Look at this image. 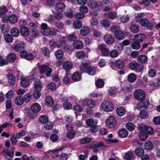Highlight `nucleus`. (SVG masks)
Here are the masks:
<instances>
[{
	"mask_svg": "<svg viewBox=\"0 0 160 160\" xmlns=\"http://www.w3.org/2000/svg\"><path fill=\"white\" fill-rule=\"evenodd\" d=\"M128 68L138 72H142L143 70L144 66L134 61L131 62L128 64Z\"/></svg>",
	"mask_w": 160,
	"mask_h": 160,
	"instance_id": "1",
	"label": "nucleus"
},
{
	"mask_svg": "<svg viewBox=\"0 0 160 160\" xmlns=\"http://www.w3.org/2000/svg\"><path fill=\"white\" fill-rule=\"evenodd\" d=\"M0 154L6 159L12 160L14 156V152L13 151H10L8 149L4 148L1 152Z\"/></svg>",
	"mask_w": 160,
	"mask_h": 160,
	"instance_id": "2",
	"label": "nucleus"
},
{
	"mask_svg": "<svg viewBox=\"0 0 160 160\" xmlns=\"http://www.w3.org/2000/svg\"><path fill=\"white\" fill-rule=\"evenodd\" d=\"M134 96L136 100L141 101L144 99L145 97V94L142 90L137 89L134 91Z\"/></svg>",
	"mask_w": 160,
	"mask_h": 160,
	"instance_id": "3",
	"label": "nucleus"
},
{
	"mask_svg": "<svg viewBox=\"0 0 160 160\" xmlns=\"http://www.w3.org/2000/svg\"><path fill=\"white\" fill-rule=\"evenodd\" d=\"M102 108L104 111L107 112L112 111L114 108L112 103L108 101L104 102L102 103Z\"/></svg>",
	"mask_w": 160,
	"mask_h": 160,
	"instance_id": "4",
	"label": "nucleus"
},
{
	"mask_svg": "<svg viewBox=\"0 0 160 160\" xmlns=\"http://www.w3.org/2000/svg\"><path fill=\"white\" fill-rule=\"evenodd\" d=\"M140 23L141 26L146 27L149 30L152 29L154 26V24L152 22H149L148 20L146 18H143L140 21Z\"/></svg>",
	"mask_w": 160,
	"mask_h": 160,
	"instance_id": "5",
	"label": "nucleus"
},
{
	"mask_svg": "<svg viewBox=\"0 0 160 160\" xmlns=\"http://www.w3.org/2000/svg\"><path fill=\"white\" fill-rule=\"evenodd\" d=\"M39 70L41 74L45 72L47 77L49 76L52 72V69L48 66L42 65L39 67Z\"/></svg>",
	"mask_w": 160,
	"mask_h": 160,
	"instance_id": "6",
	"label": "nucleus"
},
{
	"mask_svg": "<svg viewBox=\"0 0 160 160\" xmlns=\"http://www.w3.org/2000/svg\"><path fill=\"white\" fill-rule=\"evenodd\" d=\"M150 104V102L149 100L146 99L143 102H141L137 104V108L139 110H140L142 108L147 109Z\"/></svg>",
	"mask_w": 160,
	"mask_h": 160,
	"instance_id": "7",
	"label": "nucleus"
},
{
	"mask_svg": "<svg viewBox=\"0 0 160 160\" xmlns=\"http://www.w3.org/2000/svg\"><path fill=\"white\" fill-rule=\"evenodd\" d=\"M107 126L109 128H112L114 127L116 123V121L115 118L113 116H111L106 120Z\"/></svg>",
	"mask_w": 160,
	"mask_h": 160,
	"instance_id": "8",
	"label": "nucleus"
},
{
	"mask_svg": "<svg viewBox=\"0 0 160 160\" xmlns=\"http://www.w3.org/2000/svg\"><path fill=\"white\" fill-rule=\"evenodd\" d=\"M98 48L101 51L102 55L105 56H107L109 55L110 51L107 48L106 45L104 44H101L98 45Z\"/></svg>",
	"mask_w": 160,
	"mask_h": 160,
	"instance_id": "9",
	"label": "nucleus"
},
{
	"mask_svg": "<svg viewBox=\"0 0 160 160\" xmlns=\"http://www.w3.org/2000/svg\"><path fill=\"white\" fill-rule=\"evenodd\" d=\"M139 128L140 131H144L147 133H148L150 135L152 134L153 132V129L151 127L144 124L140 125Z\"/></svg>",
	"mask_w": 160,
	"mask_h": 160,
	"instance_id": "10",
	"label": "nucleus"
},
{
	"mask_svg": "<svg viewBox=\"0 0 160 160\" xmlns=\"http://www.w3.org/2000/svg\"><path fill=\"white\" fill-rule=\"evenodd\" d=\"M104 40L106 44L109 45L114 43V38L112 35L106 34L104 36Z\"/></svg>",
	"mask_w": 160,
	"mask_h": 160,
	"instance_id": "11",
	"label": "nucleus"
},
{
	"mask_svg": "<svg viewBox=\"0 0 160 160\" xmlns=\"http://www.w3.org/2000/svg\"><path fill=\"white\" fill-rule=\"evenodd\" d=\"M41 31L44 35H49L50 29L46 23H42L41 26Z\"/></svg>",
	"mask_w": 160,
	"mask_h": 160,
	"instance_id": "12",
	"label": "nucleus"
},
{
	"mask_svg": "<svg viewBox=\"0 0 160 160\" xmlns=\"http://www.w3.org/2000/svg\"><path fill=\"white\" fill-rule=\"evenodd\" d=\"M101 3L99 1H95L91 0L88 3V6L90 8L94 9L98 7H100L101 6Z\"/></svg>",
	"mask_w": 160,
	"mask_h": 160,
	"instance_id": "13",
	"label": "nucleus"
},
{
	"mask_svg": "<svg viewBox=\"0 0 160 160\" xmlns=\"http://www.w3.org/2000/svg\"><path fill=\"white\" fill-rule=\"evenodd\" d=\"M103 16L105 18L112 20H114L117 17V13L114 12H111L105 13L103 14Z\"/></svg>",
	"mask_w": 160,
	"mask_h": 160,
	"instance_id": "14",
	"label": "nucleus"
},
{
	"mask_svg": "<svg viewBox=\"0 0 160 160\" xmlns=\"http://www.w3.org/2000/svg\"><path fill=\"white\" fill-rule=\"evenodd\" d=\"M146 38V35L143 33H139L134 35L133 40L139 42L143 41Z\"/></svg>",
	"mask_w": 160,
	"mask_h": 160,
	"instance_id": "15",
	"label": "nucleus"
},
{
	"mask_svg": "<svg viewBox=\"0 0 160 160\" xmlns=\"http://www.w3.org/2000/svg\"><path fill=\"white\" fill-rule=\"evenodd\" d=\"M73 67V63L72 62L69 61H66L63 63V68L67 71L72 69Z\"/></svg>",
	"mask_w": 160,
	"mask_h": 160,
	"instance_id": "16",
	"label": "nucleus"
},
{
	"mask_svg": "<svg viewBox=\"0 0 160 160\" xmlns=\"http://www.w3.org/2000/svg\"><path fill=\"white\" fill-rule=\"evenodd\" d=\"M31 109L33 112L37 113L41 110V106L37 103H34L32 105Z\"/></svg>",
	"mask_w": 160,
	"mask_h": 160,
	"instance_id": "17",
	"label": "nucleus"
},
{
	"mask_svg": "<svg viewBox=\"0 0 160 160\" xmlns=\"http://www.w3.org/2000/svg\"><path fill=\"white\" fill-rule=\"evenodd\" d=\"M55 8L57 12H62L65 10V5L63 2H59L55 5Z\"/></svg>",
	"mask_w": 160,
	"mask_h": 160,
	"instance_id": "18",
	"label": "nucleus"
},
{
	"mask_svg": "<svg viewBox=\"0 0 160 160\" xmlns=\"http://www.w3.org/2000/svg\"><path fill=\"white\" fill-rule=\"evenodd\" d=\"M130 31L132 33H137L139 31V26L137 24H132L129 28Z\"/></svg>",
	"mask_w": 160,
	"mask_h": 160,
	"instance_id": "19",
	"label": "nucleus"
},
{
	"mask_svg": "<svg viewBox=\"0 0 160 160\" xmlns=\"http://www.w3.org/2000/svg\"><path fill=\"white\" fill-rule=\"evenodd\" d=\"M42 82L39 81H36L33 83L34 90L40 91L42 88Z\"/></svg>",
	"mask_w": 160,
	"mask_h": 160,
	"instance_id": "20",
	"label": "nucleus"
},
{
	"mask_svg": "<svg viewBox=\"0 0 160 160\" xmlns=\"http://www.w3.org/2000/svg\"><path fill=\"white\" fill-rule=\"evenodd\" d=\"M24 43L22 41L17 43L14 47V49L16 52H18L25 48Z\"/></svg>",
	"mask_w": 160,
	"mask_h": 160,
	"instance_id": "21",
	"label": "nucleus"
},
{
	"mask_svg": "<svg viewBox=\"0 0 160 160\" xmlns=\"http://www.w3.org/2000/svg\"><path fill=\"white\" fill-rule=\"evenodd\" d=\"M90 32L89 28L86 26L82 27L80 30V33L83 36H85L88 35L89 33Z\"/></svg>",
	"mask_w": 160,
	"mask_h": 160,
	"instance_id": "22",
	"label": "nucleus"
},
{
	"mask_svg": "<svg viewBox=\"0 0 160 160\" xmlns=\"http://www.w3.org/2000/svg\"><path fill=\"white\" fill-rule=\"evenodd\" d=\"M114 36L117 39L121 40L123 39L124 36V34L120 30L115 32Z\"/></svg>",
	"mask_w": 160,
	"mask_h": 160,
	"instance_id": "23",
	"label": "nucleus"
},
{
	"mask_svg": "<svg viewBox=\"0 0 160 160\" xmlns=\"http://www.w3.org/2000/svg\"><path fill=\"white\" fill-rule=\"evenodd\" d=\"M115 66L119 68H122L125 67L124 62L121 60L118 59L115 62Z\"/></svg>",
	"mask_w": 160,
	"mask_h": 160,
	"instance_id": "24",
	"label": "nucleus"
},
{
	"mask_svg": "<svg viewBox=\"0 0 160 160\" xmlns=\"http://www.w3.org/2000/svg\"><path fill=\"white\" fill-rule=\"evenodd\" d=\"M73 46L77 49H82L83 46L82 43L80 41L75 40L73 42Z\"/></svg>",
	"mask_w": 160,
	"mask_h": 160,
	"instance_id": "25",
	"label": "nucleus"
},
{
	"mask_svg": "<svg viewBox=\"0 0 160 160\" xmlns=\"http://www.w3.org/2000/svg\"><path fill=\"white\" fill-rule=\"evenodd\" d=\"M21 35L24 37H26L29 34V32L28 28L25 27H22L20 29Z\"/></svg>",
	"mask_w": 160,
	"mask_h": 160,
	"instance_id": "26",
	"label": "nucleus"
},
{
	"mask_svg": "<svg viewBox=\"0 0 160 160\" xmlns=\"http://www.w3.org/2000/svg\"><path fill=\"white\" fill-rule=\"evenodd\" d=\"M30 83L29 80L27 78H21L20 84L22 87L26 88L28 86Z\"/></svg>",
	"mask_w": 160,
	"mask_h": 160,
	"instance_id": "27",
	"label": "nucleus"
},
{
	"mask_svg": "<svg viewBox=\"0 0 160 160\" xmlns=\"http://www.w3.org/2000/svg\"><path fill=\"white\" fill-rule=\"evenodd\" d=\"M117 114L119 116H123L126 113L125 108L122 107H119L116 110Z\"/></svg>",
	"mask_w": 160,
	"mask_h": 160,
	"instance_id": "28",
	"label": "nucleus"
},
{
	"mask_svg": "<svg viewBox=\"0 0 160 160\" xmlns=\"http://www.w3.org/2000/svg\"><path fill=\"white\" fill-rule=\"evenodd\" d=\"M118 135L122 138H125L128 135L127 131L125 129L122 128L119 130L118 131Z\"/></svg>",
	"mask_w": 160,
	"mask_h": 160,
	"instance_id": "29",
	"label": "nucleus"
},
{
	"mask_svg": "<svg viewBox=\"0 0 160 160\" xmlns=\"http://www.w3.org/2000/svg\"><path fill=\"white\" fill-rule=\"evenodd\" d=\"M72 78L75 82L78 81L81 79V75L78 72H75L72 75Z\"/></svg>",
	"mask_w": 160,
	"mask_h": 160,
	"instance_id": "30",
	"label": "nucleus"
},
{
	"mask_svg": "<svg viewBox=\"0 0 160 160\" xmlns=\"http://www.w3.org/2000/svg\"><path fill=\"white\" fill-rule=\"evenodd\" d=\"M153 145L152 142L149 141H147L144 145V148L148 151H150L153 148Z\"/></svg>",
	"mask_w": 160,
	"mask_h": 160,
	"instance_id": "31",
	"label": "nucleus"
},
{
	"mask_svg": "<svg viewBox=\"0 0 160 160\" xmlns=\"http://www.w3.org/2000/svg\"><path fill=\"white\" fill-rule=\"evenodd\" d=\"M137 60L139 62L145 63L148 61V58L145 55H141L137 57Z\"/></svg>",
	"mask_w": 160,
	"mask_h": 160,
	"instance_id": "32",
	"label": "nucleus"
},
{
	"mask_svg": "<svg viewBox=\"0 0 160 160\" xmlns=\"http://www.w3.org/2000/svg\"><path fill=\"white\" fill-rule=\"evenodd\" d=\"M8 83L10 85H13L15 84V78L13 74L9 75L8 77Z\"/></svg>",
	"mask_w": 160,
	"mask_h": 160,
	"instance_id": "33",
	"label": "nucleus"
},
{
	"mask_svg": "<svg viewBox=\"0 0 160 160\" xmlns=\"http://www.w3.org/2000/svg\"><path fill=\"white\" fill-rule=\"evenodd\" d=\"M16 56L13 53H11L8 55L7 57V60L10 62H12L16 60Z\"/></svg>",
	"mask_w": 160,
	"mask_h": 160,
	"instance_id": "34",
	"label": "nucleus"
},
{
	"mask_svg": "<svg viewBox=\"0 0 160 160\" xmlns=\"http://www.w3.org/2000/svg\"><path fill=\"white\" fill-rule=\"evenodd\" d=\"M137 79V77L134 73H131L128 76V80L130 82L133 83Z\"/></svg>",
	"mask_w": 160,
	"mask_h": 160,
	"instance_id": "35",
	"label": "nucleus"
},
{
	"mask_svg": "<svg viewBox=\"0 0 160 160\" xmlns=\"http://www.w3.org/2000/svg\"><path fill=\"white\" fill-rule=\"evenodd\" d=\"M76 132L74 130L68 131L66 133V137L69 139L73 138L76 134Z\"/></svg>",
	"mask_w": 160,
	"mask_h": 160,
	"instance_id": "36",
	"label": "nucleus"
},
{
	"mask_svg": "<svg viewBox=\"0 0 160 160\" xmlns=\"http://www.w3.org/2000/svg\"><path fill=\"white\" fill-rule=\"evenodd\" d=\"M45 102L48 107H51L54 103V101L50 96L47 97L45 100Z\"/></svg>",
	"mask_w": 160,
	"mask_h": 160,
	"instance_id": "37",
	"label": "nucleus"
},
{
	"mask_svg": "<svg viewBox=\"0 0 160 160\" xmlns=\"http://www.w3.org/2000/svg\"><path fill=\"white\" fill-rule=\"evenodd\" d=\"M135 152L137 156L140 157L144 154V150L142 148L138 147L135 149Z\"/></svg>",
	"mask_w": 160,
	"mask_h": 160,
	"instance_id": "38",
	"label": "nucleus"
},
{
	"mask_svg": "<svg viewBox=\"0 0 160 160\" xmlns=\"http://www.w3.org/2000/svg\"><path fill=\"white\" fill-rule=\"evenodd\" d=\"M117 89L114 87H110L108 90V94L109 95L112 96L116 94Z\"/></svg>",
	"mask_w": 160,
	"mask_h": 160,
	"instance_id": "39",
	"label": "nucleus"
},
{
	"mask_svg": "<svg viewBox=\"0 0 160 160\" xmlns=\"http://www.w3.org/2000/svg\"><path fill=\"white\" fill-rule=\"evenodd\" d=\"M95 69L92 66H89L86 70V72L90 75H93L95 73Z\"/></svg>",
	"mask_w": 160,
	"mask_h": 160,
	"instance_id": "40",
	"label": "nucleus"
},
{
	"mask_svg": "<svg viewBox=\"0 0 160 160\" xmlns=\"http://www.w3.org/2000/svg\"><path fill=\"white\" fill-rule=\"evenodd\" d=\"M141 132L139 134L140 139L142 141L145 140L148 137V134L144 131H140Z\"/></svg>",
	"mask_w": 160,
	"mask_h": 160,
	"instance_id": "41",
	"label": "nucleus"
},
{
	"mask_svg": "<svg viewBox=\"0 0 160 160\" xmlns=\"http://www.w3.org/2000/svg\"><path fill=\"white\" fill-rule=\"evenodd\" d=\"M11 32L12 35L15 37L18 36L20 33L19 30L16 28H12L11 30Z\"/></svg>",
	"mask_w": 160,
	"mask_h": 160,
	"instance_id": "42",
	"label": "nucleus"
},
{
	"mask_svg": "<svg viewBox=\"0 0 160 160\" xmlns=\"http://www.w3.org/2000/svg\"><path fill=\"white\" fill-rule=\"evenodd\" d=\"M18 18L14 14H11L9 16V21L12 24H14L17 22Z\"/></svg>",
	"mask_w": 160,
	"mask_h": 160,
	"instance_id": "43",
	"label": "nucleus"
},
{
	"mask_svg": "<svg viewBox=\"0 0 160 160\" xmlns=\"http://www.w3.org/2000/svg\"><path fill=\"white\" fill-rule=\"evenodd\" d=\"M82 25L81 21L79 20L75 21L73 23V26L74 28L77 29H80Z\"/></svg>",
	"mask_w": 160,
	"mask_h": 160,
	"instance_id": "44",
	"label": "nucleus"
},
{
	"mask_svg": "<svg viewBox=\"0 0 160 160\" xmlns=\"http://www.w3.org/2000/svg\"><path fill=\"white\" fill-rule=\"evenodd\" d=\"M24 102V98L22 97L18 96L15 99V103L18 105H21L23 104Z\"/></svg>",
	"mask_w": 160,
	"mask_h": 160,
	"instance_id": "45",
	"label": "nucleus"
},
{
	"mask_svg": "<svg viewBox=\"0 0 160 160\" xmlns=\"http://www.w3.org/2000/svg\"><path fill=\"white\" fill-rule=\"evenodd\" d=\"M85 53L82 51L77 52L75 54L76 57L78 59H83L85 57Z\"/></svg>",
	"mask_w": 160,
	"mask_h": 160,
	"instance_id": "46",
	"label": "nucleus"
},
{
	"mask_svg": "<svg viewBox=\"0 0 160 160\" xmlns=\"http://www.w3.org/2000/svg\"><path fill=\"white\" fill-rule=\"evenodd\" d=\"M95 84L97 88H101L104 86V82L102 79H98L96 81Z\"/></svg>",
	"mask_w": 160,
	"mask_h": 160,
	"instance_id": "47",
	"label": "nucleus"
},
{
	"mask_svg": "<svg viewBox=\"0 0 160 160\" xmlns=\"http://www.w3.org/2000/svg\"><path fill=\"white\" fill-rule=\"evenodd\" d=\"M140 42L136 41H135L131 44L132 48L135 50L139 49L140 48Z\"/></svg>",
	"mask_w": 160,
	"mask_h": 160,
	"instance_id": "48",
	"label": "nucleus"
},
{
	"mask_svg": "<svg viewBox=\"0 0 160 160\" xmlns=\"http://www.w3.org/2000/svg\"><path fill=\"white\" fill-rule=\"evenodd\" d=\"M89 67L88 64L87 62L82 63L80 66V69L81 71L83 72L86 71L87 68Z\"/></svg>",
	"mask_w": 160,
	"mask_h": 160,
	"instance_id": "49",
	"label": "nucleus"
},
{
	"mask_svg": "<svg viewBox=\"0 0 160 160\" xmlns=\"http://www.w3.org/2000/svg\"><path fill=\"white\" fill-rule=\"evenodd\" d=\"M100 24L102 26L104 27H108L110 25V22L109 21L106 19H104L101 20Z\"/></svg>",
	"mask_w": 160,
	"mask_h": 160,
	"instance_id": "50",
	"label": "nucleus"
},
{
	"mask_svg": "<svg viewBox=\"0 0 160 160\" xmlns=\"http://www.w3.org/2000/svg\"><path fill=\"white\" fill-rule=\"evenodd\" d=\"M39 122L41 123H46L48 121V118L46 115H42L39 118Z\"/></svg>",
	"mask_w": 160,
	"mask_h": 160,
	"instance_id": "51",
	"label": "nucleus"
},
{
	"mask_svg": "<svg viewBox=\"0 0 160 160\" xmlns=\"http://www.w3.org/2000/svg\"><path fill=\"white\" fill-rule=\"evenodd\" d=\"M92 140L91 138H82L79 140V142L81 144H84L89 143Z\"/></svg>",
	"mask_w": 160,
	"mask_h": 160,
	"instance_id": "52",
	"label": "nucleus"
},
{
	"mask_svg": "<svg viewBox=\"0 0 160 160\" xmlns=\"http://www.w3.org/2000/svg\"><path fill=\"white\" fill-rule=\"evenodd\" d=\"M139 116L141 118L143 119H146L148 117V114L147 112L145 110L141 111L139 113Z\"/></svg>",
	"mask_w": 160,
	"mask_h": 160,
	"instance_id": "53",
	"label": "nucleus"
},
{
	"mask_svg": "<svg viewBox=\"0 0 160 160\" xmlns=\"http://www.w3.org/2000/svg\"><path fill=\"white\" fill-rule=\"evenodd\" d=\"M55 55L57 58L60 59L63 57V53L62 50H58L55 52Z\"/></svg>",
	"mask_w": 160,
	"mask_h": 160,
	"instance_id": "54",
	"label": "nucleus"
},
{
	"mask_svg": "<svg viewBox=\"0 0 160 160\" xmlns=\"http://www.w3.org/2000/svg\"><path fill=\"white\" fill-rule=\"evenodd\" d=\"M73 108L75 113L80 112L82 110V107L79 104L74 105L73 106Z\"/></svg>",
	"mask_w": 160,
	"mask_h": 160,
	"instance_id": "55",
	"label": "nucleus"
},
{
	"mask_svg": "<svg viewBox=\"0 0 160 160\" xmlns=\"http://www.w3.org/2000/svg\"><path fill=\"white\" fill-rule=\"evenodd\" d=\"M53 126V123L51 122H48L46 123H45L44 128L48 130H49L52 129Z\"/></svg>",
	"mask_w": 160,
	"mask_h": 160,
	"instance_id": "56",
	"label": "nucleus"
},
{
	"mask_svg": "<svg viewBox=\"0 0 160 160\" xmlns=\"http://www.w3.org/2000/svg\"><path fill=\"white\" fill-rule=\"evenodd\" d=\"M120 19L121 22L123 23H125L129 21L130 18L128 16L124 15L121 17Z\"/></svg>",
	"mask_w": 160,
	"mask_h": 160,
	"instance_id": "57",
	"label": "nucleus"
},
{
	"mask_svg": "<svg viewBox=\"0 0 160 160\" xmlns=\"http://www.w3.org/2000/svg\"><path fill=\"white\" fill-rule=\"evenodd\" d=\"M126 128L130 131H132L135 128L134 125L131 122H128L126 125Z\"/></svg>",
	"mask_w": 160,
	"mask_h": 160,
	"instance_id": "58",
	"label": "nucleus"
},
{
	"mask_svg": "<svg viewBox=\"0 0 160 160\" xmlns=\"http://www.w3.org/2000/svg\"><path fill=\"white\" fill-rule=\"evenodd\" d=\"M4 39L7 42H11L12 40V36L9 34H6L4 35Z\"/></svg>",
	"mask_w": 160,
	"mask_h": 160,
	"instance_id": "59",
	"label": "nucleus"
},
{
	"mask_svg": "<svg viewBox=\"0 0 160 160\" xmlns=\"http://www.w3.org/2000/svg\"><path fill=\"white\" fill-rule=\"evenodd\" d=\"M109 55H110V56L112 58H116L118 56V52L116 50H113L111 51L110 52Z\"/></svg>",
	"mask_w": 160,
	"mask_h": 160,
	"instance_id": "60",
	"label": "nucleus"
},
{
	"mask_svg": "<svg viewBox=\"0 0 160 160\" xmlns=\"http://www.w3.org/2000/svg\"><path fill=\"white\" fill-rule=\"evenodd\" d=\"M43 54L45 56L49 57L50 52L49 50L46 47H43L42 49Z\"/></svg>",
	"mask_w": 160,
	"mask_h": 160,
	"instance_id": "61",
	"label": "nucleus"
},
{
	"mask_svg": "<svg viewBox=\"0 0 160 160\" xmlns=\"http://www.w3.org/2000/svg\"><path fill=\"white\" fill-rule=\"evenodd\" d=\"M79 10L83 14L87 13L88 10V7L85 6H82L80 7Z\"/></svg>",
	"mask_w": 160,
	"mask_h": 160,
	"instance_id": "62",
	"label": "nucleus"
},
{
	"mask_svg": "<svg viewBox=\"0 0 160 160\" xmlns=\"http://www.w3.org/2000/svg\"><path fill=\"white\" fill-rule=\"evenodd\" d=\"M38 32L36 30H32L31 33L30 39H33L34 38L37 37L38 36Z\"/></svg>",
	"mask_w": 160,
	"mask_h": 160,
	"instance_id": "63",
	"label": "nucleus"
},
{
	"mask_svg": "<svg viewBox=\"0 0 160 160\" xmlns=\"http://www.w3.org/2000/svg\"><path fill=\"white\" fill-rule=\"evenodd\" d=\"M151 85L153 87H157L160 85V79H155L153 82H151Z\"/></svg>",
	"mask_w": 160,
	"mask_h": 160,
	"instance_id": "64",
	"label": "nucleus"
}]
</instances>
